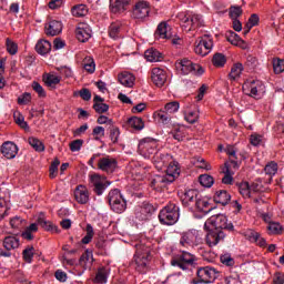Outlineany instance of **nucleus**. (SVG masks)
Returning <instances> with one entry per match:
<instances>
[{
  "label": "nucleus",
  "instance_id": "nucleus-15",
  "mask_svg": "<svg viewBox=\"0 0 284 284\" xmlns=\"http://www.w3.org/2000/svg\"><path fill=\"white\" fill-rule=\"evenodd\" d=\"M118 162L116 159L105 155L98 159V170L106 172V174H112L116 170Z\"/></svg>",
  "mask_w": 284,
  "mask_h": 284
},
{
  "label": "nucleus",
  "instance_id": "nucleus-50",
  "mask_svg": "<svg viewBox=\"0 0 284 284\" xmlns=\"http://www.w3.org/2000/svg\"><path fill=\"white\" fill-rule=\"evenodd\" d=\"M83 68L87 72H90L92 74L94 70H97V64L94 63V59L88 57L84 59Z\"/></svg>",
  "mask_w": 284,
  "mask_h": 284
},
{
  "label": "nucleus",
  "instance_id": "nucleus-55",
  "mask_svg": "<svg viewBox=\"0 0 284 284\" xmlns=\"http://www.w3.org/2000/svg\"><path fill=\"white\" fill-rule=\"evenodd\" d=\"M22 256L26 263H32V258H34V247L28 246L27 248H24L22 252Z\"/></svg>",
  "mask_w": 284,
  "mask_h": 284
},
{
  "label": "nucleus",
  "instance_id": "nucleus-8",
  "mask_svg": "<svg viewBox=\"0 0 284 284\" xmlns=\"http://www.w3.org/2000/svg\"><path fill=\"white\" fill-rule=\"evenodd\" d=\"M136 251L134 255V263L139 272H143L144 267H148L150 262V247L144 244H136Z\"/></svg>",
  "mask_w": 284,
  "mask_h": 284
},
{
  "label": "nucleus",
  "instance_id": "nucleus-57",
  "mask_svg": "<svg viewBox=\"0 0 284 284\" xmlns=\"http://www.w3.org/2000/svg\"><path fill=\"white\" fill-rule=\"evenodd\" d=\"M184 119L187 123H196L199 121V110L189 111L185 113Z\"/></svg>",
  "mask_w": 284,
  "mask_h": 284
},
{
  "label": "nucleus",
  "instance_id": "nucleus-42",
  "mask_svg": "<svg viewBox=\"0 0 284 284\" xmlns=\"http://www.w3.org/2000/svg\"><path fill=\"white\" fill-rule=\"evenodd\" d=\"M241 74H243V64L242 63H235L230 72V79L233 81H236V79L241 78Z\"/></svg>",
  "mask_w": 284,
  "mask_h": 284
},
{
  "label": "nucleus",
  "instance_id": "nucleus-11",
  "mask_svg": "<svg viewBox=\"0 0 284 284\" xmlns=\"http://www.w3.org/2000/svg\"><path fill=\"white\" fill-rule=\"evenodd\" d=\"M212 48H214L212 37L210 34H204L196 40L194 52L200 57H207V54L212 52Z\"/></svg>",
  "mask_w": 284,
  "mask_h": 284
},
{
  "label": "nucleus",
  "instance_id": "nucleus-21",
  "mask_svg": "<svg viewBox=\"0 0 284 284\" xmlns=\"http://www.w3.org/2000/svg\"><path fill=\"white\" fill-rule=\"evenodd\" d=\"M151 81L156 88H163L165 81H168V73L161 68H153L151 71Z\"/></svg>",
  "mask_w": 284,
  "mask_h": 284
},
{
  "label": "nucleus",
  "instance_id": "nucleus-46",
  "mask_svg": "<svg viewBox=\"0 0 284 284\" xmlns=\"http://www.w3.org/2000/svg\"><path fill=\"white\" fill-rule=\"evenodd\" d=\"M29 144L36 152H43L45 150V145H43V142L37 138H29Z\"/></svg>",
  "mask_w": 284,
  "mask_h": 284
},
{
  "label": "nucleus",
  "instance_id": "nucleus-6",
  "mask_svg": "<svg viewBox=\"0 0 284 284\" xmlns=\"http://www.w3.org/2000/svg\"><path fill=\"white\" fill-rule=\"evenodd\" d=\"M210 227L213 230H229L230 232L234 230V225L227 222L225 214H216L207 219L204 223V230H210Z\"/></svg>",
  "mask_w": 284,
  "mask_h": 284
},
{
  "label": "nucleus",
  "instance_id": "nucleus-62",
  "mask_svg": "<svg viewBox=\"0 0 284 284\" xmlns=\"http://www.w3.org/2000/svg\"><path fill=\"white\" fill-rule=\"evenodd\" d=\"M224 283L225 284H243V282H241V277L236 273L226 276L224 280Z\"/></svg>",
  "mask_w": 284,
  "mask_h": 284
},
{
  "label": "nucleus",
  "instance_id": "nucleus-7",
  "mask_svg": "<svg viewBox=\"0 0 284 284\" xmlns=\"http://www.w3.org/2000/svg\"><path fill=\"white\" fill-rule=\"evenodd\" d=\"M159 220L162 225H174L179 221V206L169 204L164 206L159 214Z\"/></svg>",
  "mask_w": 284,
  "mask_h": 284
},
{
  "label": "nucleus",
  "instance_id": "nucleus-45",
  "mask_svg": "<svg viewBox=\"0 0 284 284\" xmlns=\"http://www.w3.org/2000/svg\"><path fill=\"white\" fill-rule=\"evenodd\" d=\"M199 181L203 187H212L214 185V178L212 175L202 174Z\"/></svg>",
  "mask_w": 284,
  "mask_h": 284
},
{
  "label": "nucleus",
  "instance_id": "nucleus-63",
  "mask_svg": "<svg viewBox=\"0 0 284 284\" xmlns=\"http://www.w3.org/2000/svg\"><path fill=\"white\" fill-rule=\"evenodd\" d=\"M251 144H253L255 148L258 145H263V135L258 133L251 134Z\"/></svg>",
  "mask_w": 284,
  "mask_h": 284
},
{
  "label": "nucleus",
  "instance_id": "nucleus-29",
  "mask_svg": "<svg viewBox=\"0 0 284 284\" xmlns=\"http://www.w3.org/2000/svg\"><path fill=\"white\" fill-rule=\"evenodd\" d=\"M226 39L229 43L232 45H236L237 48H242V50H247V42L241 39L239 34L234 31H229L226 34Z\"/></svg>",
  "mask_w": 284,
  "mask_h": 284
},
{
  "label": "nucleus",
  "instance_id": "nucleus-25",
  "mask_svg": "<svg viewBox=\"0 0 284 284\" xmlns=\"http://www.w3.org/2000/svg\"><path fill=\"white\" fill-rule=\"evenodd\" d=\"M1 153L6 159H14L19 154V146L14 142L7 141L1 145Z\"/></svg>",
  "mask_w": 284,
  "mask_h": 284
},
{
  "label": "nucleus",
  "instance_id": "nucleus-38",
  "mask_svg": "<svg viewBox=\"0 0 284 284\" xmlns=\"http://www.w3.org/2000/svg\"><path fill=\"white\" fill-rule=\"evenodd\" d=\"M183 205H190L191 203L196 202L199 199V191L196 190H187L182 196Z\"/></svg>",
  "mask_w": 284,
  "mask_h": 284
},
{
  "label": "nucleus",
  "instance_id": "nucleus-4",
  "mask_svg": "<svg viewBox=\"0 0 284 284\" xmlns=\"http://www.w3.org/2000/svg\"><path fill=\"white\" fill-rule=\"evenodd\" d=\"M108 201L111 210L116 214H123V212L128 210V202L119 189L109 192Z\"/></svg>",
  "mask_w": 284,
  "mask_h": 284
},
{
  "label": "nucleus",
  "instance_id": "nucleus-41",
  "mask_svg": "<svg viewBox=\"0 0 284 284\" xmlns=\"http://www.w3.org/2000/svg\"><path fill=\"white\" fill-rule=\"evenodd\" d=\"M155 119H158L159 123H162L163 125H170V121H172V118L170 116V113L165 110H160L154 113Z\"/></svg>",
  "mask_w": 284,
  "mask_h": 284
},
{
  "label": "nucleus",
  "instance_id": "nucleus-24",
  "mask_svg": "<svg viewBox=\"0 0 284 284\" xmlns=\"http://www.w3.org/2000/svg\"><path fill=\"white\" fill-rule=\"evenodd\" d=\"M44 30L48 37H57V34H61L63 31V23L59 20H51L45 23Z\"/></svg>",
  "mask_w": 284,
  "mask_h": 284
},
{
  "label": "nucleus",
  "instance_id": "nucleus-35",
  "mask_svg": "<svg viewBox=\"0 0 284 284\" xmlns=\"http://www.w3.org/2000/svg\"><path fill=\"white\" fill-rule=\"evenodd\" d=\"M118 79L121 85H124V88H132L134 85V81L136 80V78H134V74L128 71L120 73Z\"/></svg>",
  "mask_w": 284,
  "mask_h": 284
},
{
  "label": "nucleus",
  "instance_id": "nucleus-48",
  "mask_svg": "<svg viewBox=\"0 0 284 284\" xmlns=\"http://www.w3.org/2000/svg\"><path fill=\"white\" fill-rule=\"evenodd\" d=\"M225 63H227V59L223 53H215L213 55V65H215V68H223Z\"/></svg>",
  "mask_w": 284,
  "mask_h": 284
},
{
  "label": "nucleus",
  "instance_id": "nucleus-28",
  "mask_svg": "<svg viewBox=\"0 0 284 284\" xmlns=\"http://www.w3.org/2000/svg\"><path fill=\"white\" fill-rule=\"evenodd\" d=\"M75 201L81 205H85L90 201V193L84 185L77 186L74 191Z\"/></svg>",
  "mask_w": 284,
  "mask_h": 284
},
{
  "label": "nucleus",
  "instance_id": "nucleus-12",
  "mask_svg": "<svg viewBox=\"0 0 284 284\" xmlns=\"http://www.w3.org/2000/svg\"><path fill=\"white\" fill-rule=\"evenodd\" d=\"M206 232L205 235V243L209 245V247H214L219 245V243L225 241V232L223 230H217V229H204Z\"/></svg>",
  "mask_w": 284,
  "mask_h": 284
},
{
  "label": "nucleus",
  "instance_id": "nucleus-1",
  "mask_svg": "<svg viewBox=\"0 0 284 284\" xmlns=\"http://www.w3.org/2000/svg\"><path fill=\"white\" fill-rule=\"evenodd\" d=\"M181 174V169H179V163L174 161H170L166 168V174L164 175H155L152 180V187L154 190H163V187H168L170 183H174L176 176Z\"/></svg>",
  "mask_w": 284,
  "mask_h": 284
},
{
  "label": "nucleus",
  "instance_id": "nucleus-53",
  "mask_svg": "<svg viewBox=\"0 0 284 284\" xmlns=\"http://www.w3.org/2000/svg\"><path fill=\"white\" fill-rule=\"evenodd\" d=\"M129 125L134 130H143V128H145V124L143 123V120L141 118L129 119Z\"/></svg>",
  "mask_w": 284,
  "mask_h": 284
},
{
  "label": "nucleus",
  "instance_id": "nucleus-44",
  "mask_svg": "<svg viewBox=\"0 0 284 284\" xmlns=\"http://www.w3.org/2000/svg\"><path fill=\"white\" fill-rule=\"evenodd\" d=\"M73 17H85L88 14V7L85 4H78L71 10Z\"/></svg>",
  "mask_w": 284,
  "mask_h": 284
},
{
  "label": "nucleus",
  "instance_id": "nucleus-5",
  "mask_svg": "<svg viewBox=\"0 0 284 284\" xmlns=\"http://www.w3.org/2000/svg\"><path fill=\"white\" fill-rule=\"evenodd\" d=\"M243 92L253 99L265 97V84L261 80H247L243 84Z\"/></svg>",
  "mask_w": 284,
  "mask_h": 284
},
{
  "label": "nucleus",
  "instance_id": "nucleus-20",
  "mask_svg": "<svg viewBox=\"0 0 284 284\" xmlns=\"http://www.w3.org/2000/svg\"><path fill=\"white\" fill-rule=\"evenodd\" d=\"M196 243H199V231L196 230L183 233L180 240L182 247H192V245H196Z\"/></svg>",
  "mask_w": 284,
  "mask_h": 284
},
{
  "label": "nucleus",
  "instance_id": "nucleus-27",
  "mask_svg": "<svg viewBox=\"0 0 284 284\" xmlns=\"http://www.w3.org/2000/svg\"><path fill=\"white\" fill-rule=\"evenodd\" d=\"M131 174L135 181H143L148 174V168L142 166L139 162H133L131 164Z\"/></svg>",
  "mask_w": 284,
  "mask_h": 284
},
{
  "label": "nucleus",
  "instance_id": "nucleus-3",
  "mask_svg": "<svg viewBox=\"0 0 284 284\" xmlns=\"http://www.w3.org/2000/svg\"><path fill=\"white\" fill-rule=\"evenodd\" d=\"M138 152L144 159H154V155L159 152V141L153 138H144L138 145Z\"/></svg>",
  "mask_w": 284,
  "mask_h": 284
},
{
  "label": "nucleus",
  "instance_id": "nucleus-54",
  "mask_svg": "<svg viewBox=\"0 0 284 284\" xmlns=\"http://www.w3.org/2000/svg\"><path fill=\"white\" fill-rule=\"evenodd\" d=\"M273 70L275 74H283L284 72V60L283 59H274L273 60Z\"/></svg>",
  "mask_w": 284,
  "mask_h": 284
},
{
  "label": "nucleus",
  "instance_id": "nucleus-49",
  "mask_svg": "<svg viewBox=\"0 0 284 284\" xmlns=\"http://www.w3.org/2000/svg\"><path fill=\"white\" fill-rule=\"evenodd\" d=\"M44 83L49 85V88H54L58 83H61V78L57 74H48L44 78Z\"/></svg>",
  "mask_w": 284,
  "mask_h": 284
},
{
  "label": "nucleus",
  "instance_id": "nucleus-17",
  "mask_svg": "<svg viewBox=\"0 0 284 284\" xmlns=\"http://www.w3.org/2000/svg\"><path fill=\"white\" fill-rule=\"evenodd\" d=\"M182 23H184L183 28L187 31L196 30V28H203V26H205V21L201 14L184 16Z\"/></svg>",
  "mask_w": 284,
  "mask_h": 284
},
{
  "label": "nucleus",
  "instance_id": "nucleus-51",
  "mask_svg": "<svg viewBox=\"0 0 284 284\" xmlns=\"http://www.w3.org/2000/svg\"><path fill=\"white\" fill-rule=\"evenodd\" d=\"M239 190H240V194H242V196H244V199H251L252 190L250 187V183L243 182L242 184H240Z\"/></svg>",
  "mask_w": 284,
  "mask_h": 284
},
{
  "label": "nucleus",
  "instance_id": "nucleus-10",
  "mask_svg": "<svg viewBox=\"0 0 284 284\" xmlns=\"http://www.w3.org/2000/svg\"><path fill=\"white\" fill-rule=\"evenodd\" d=\"M89 185L93 187L95 194L98 196H101L110 187V181H108V178L98 174V173H91L89 175Z\"/></svg>",
  "mask_w": 284,
  "mask_h": 284
},
{
  "label": "nucleus",
  "instance_id": "nucleus-34",
  "mask_svg": "<svg viewBox=\"0 0 284 284\" xmlns=\"http://www.w3.org/2000/svg\"><path fill=\"white\" fill-rule=\"evenodd\" d=\"M128 6H130V0H110V10L114 14L125 11Z\"/></svg>",
  "mask_w": 284,
  "mask_h": 284
},
{
  "label": "nucleus",
  "instance_id": "nucleus-56",
  "mask_svg": "<svg viewBox=\"0 0 284 284\" xmlns=\"http://www.w3.org/2000/svg\"><path fill=\"white\" fill-rule=\"evenodd\" d=\"M93 236H94V229L92 227V225L88 224V225H87V234H85V236L82 239L81 243H82L83 245H88L89 243H91Z\"/></svg>",
  "mask_w": 284,
  "mask_h": 284
},
{
  "label": "nucleus",
  "instance_id": "nucleus-64",
  "mask_svg": "<svg viewBox=\"0 0 284 284\" xmlns=\"http://www.w3.org/2000/svg\"><path fill=\"white\" fill-rule=\"evenodd\" d=\"M251 194H256V192H263V182L261 180H255L251 185Z\"/></svg>",
  "mask_w": 284,
  "mask_h": 284
},
{
  "label": "nucleus",
  "instance_id": "nucleus-14",
  "mask_svg": "<svg viewBox=\"0 0 284 284\" xmlns=\"http://www.w3.org/2000/svg\"><path fill=\"white\" fill-rule=\"evenodd\" d=\"M236 170H239V162L235 160H231L224 164V178L222 179L224 185H232V183H234V174L236 173Z\"/></svg>",
  "mask_w": 284,
  "mask_h": 284
},
{
  "label": "nucleus",
  "instance_id": "nucleus-58",
  "mask_svg": "<svg viewBox=\"0 0 284 284\" xmlns=\"http://www.w3.org/2000/svg\"><path fill=\"white\" fill-rule=\"evenodd\" d=\"M265 174L274 176L278 172V164L276 162H270L264 169Z\"/></svg>",
  "mask_w": 284,
  "mask_h": 284
},
{
  "label": "nucleus",
  "instance_id": "nucleus-22",
  "mask_svg": "<svg viewBox=\"0 0 284 284\" xmlns=\"http://www.w3.org/2000/svg\"><path fill=\"white\" fill-rule=\"evenodd\" d=\"M75 37L81 43L89 41L92 37V29L90 28V24L83 22L79 23L78 28L75 29Z\"/></svg>",
  "mask_w": 284,
  "mask_h": 284
},
{
  "label": "nucleus",
  "instance_id": "nucleus-13",
  "mask_svg": "<svg viewBox=\"0 0 284 284\" xmlns=\"http://www.w3.org/2000/svg\"><path fill=\"white\" fill-rule=\"evenodd\" d=\"M196 275H197L199 283L210 284L216 281V276H219V272H216V268L212 266H205V267L197 268Z\"/></svg>",
  "mask_w": 284,
  "mask_h": 284
},
{
  "label": "nucleus",
  "instance_id": "nucleus-60",
  "mask_svg": "<svg viewBox=\"0 0 284 284\" xmlns=\"http://www.w3.org/2000/svg\"><path fill=\"white\" fill-rule=\"evenodd\" d=\"M93 110L98 112V114H103L110 110V105L103 103V102H95L93 104Z\"/></svg>",
  "mask_w": 284,
  "mask_h": 284
},
{
  "label": "nucleus",
  "instance_id": "nucleus-40",
  "mask_svg": "<svg viewBox=\"0 0 284 284\" xmlns=\"http://www.w3.org/2000/svg\"><path fill=\"white\" fill-rule=\"evenodd\" d=\"M171 136H173V139L175 141H183V139H185V136H187V128H185L183 125L175 126L171 131Z\"/></svg>",
  "mask_w": 284,
  "mask_h": 284
},
{
  "label": "nucleus",
  "instance_id": "nucleus-47",
  "mask_svg": "<svg viewBox=\"0 0 284 284\" xmlns=\"http://www.w3.org/2000/svg\"><path fill=\"white\" fill-rule=\"evenodd\" d=\"M13 119L16 123L22 128V130H30V126L28 125V122H26V118L19 112L13 113Z\"/></svg>",
  "mask_w": 284,
  "mask_h": 284
},
{
  "label": "nucleus",
  "instance_id": "nucleus-18",
  "mask_svg": "<svg viewBox=\"0 0 284 284\" xmlns=\"http://www.w3.org/2000/svg\"><path fill=\"white\" fill-rule=\"evenodd\" d=\"M192 263H194V255L190 254L189 252H183L171 262V265H173V267H180V270L185 271L189 270Z\"/></svg>",
  "mask_w": 284,
  "mask_h": 284
},
{
  "label": "nucleus",
  "instance_id": "nucleus-52",
  "mask_svg": "<svg viewBox=\"0 0 284 284\" xmlns=\"http://www.w3.org/2000/svg\"><path fill=\"white\" fill-rule=\"evenodd\" d=\"M179 108H181L179 101H173L165 104L164 111H166L169 114H176V112H179Z\"/></svg>",
  "mask_w": 284,
  "mask_h": 284
},
{
  "label": "nucleus",
  "instance_id": "nucleus-19",
  "mask_svg": "<svg viewBox=\"0 0 284 284\" xmlns=\"http://www.w3.org/2000/svg\"><path fill=\"white\" fill-rule=\"evenodd\" d=\"M133 19H145L150 14V2L140 0L133 8Z\"/></svg>",
  "mask_w": 284,
  "mask_h": 284
},
{
  "label": "nucleus",
  "instance_id": "nucleus-61",
  "mask_svg": "<svg viewBox=\"0 0 284 284\" xmlns=\"http://www.w3.org/2000/svg\"><path fill=\"white\" fill-rule=\"evenodd\" d=\"M8 210H10V205L6 200H0V221L8 216Z\"/></svg>",
  "mask_w": 284,
  "mask_h": 284
},
{
  "label": "nucleus",
  "instance_id": "nucleus-59",
  "mask_svg": "<svg viewBox=\"0 0 284 284\" xmlns=\"http://www.w3.org/2000/svg\"><path fill=\"white\" fill-rule=\"evenodd\" d=\"M258 232L252 230V229H248V230H245L243 232V235L245 236V239H247V241H250L251 243H254L255 241L258 240Z\"/></svg>",
  "mask_w": 284,
  "mask_h": 284
},
{
  "label": "nucleus",
  "instance_id": "nucleus-2",
  "mask_svg": "<svg viewBox=\"0 0 284 284\" xmlns=\"http://www.w3.org/2000/svg\"><path fill=\"white\" fill-rule=\"evenodd\" d=\"M40 225L43 230L47 232H52L53 234H59L61 230H59V226L54 225L50 221H45V215L43 213H40L37 223H32L30 226L26 229V231L22 233V237L27 241H32L34 239L33 232H38Z\"/></svg>",
  "mask_w": 284,
  "mask_h": 284
},
{
  "label": "nucleus",
  "instance_id": "nucleus-33",
  "mask_svg": "<svg viewBox=\"0 0 284 284\" xmlns=\"http://www.w3.org/2000/svg\"><path fill=\"white\" fill-rule=\"evenodd\" d=\"M155 37L158 39H172V31H170V26L168 24V22H161L158 26Z\"/></svg>",
  "mask_w": 284,
  "mask_h": 284
},
{
  "label": "nucleus",
  "instance_id": "nucleus-32",
  "mask_svg": "<svg viewBox=\"0 0 284 284\" xmlns=\"http://www.w3.org/2000/svg\"><path fill=\"white\" fill-rule=\"evenodd\" d=\"M79 263H80L81 267L83 268V272H85V270H91L92 264L94 263V256L92 255V252L85 251L81 255Z\"/></svg>",
  "mask_w": 284,
  "mask_h": 284
},
{
  "label": "nucleus",
  "instance_id": "nucleus-37",
  "mask_svg": "<svg viewBox=\"0 0 284 284\" xmlns=\"http://www.w3.org/2000/svg\"><path fill=\"white\" fill-rule=\"evenodd\" d=\"M50 50H52V43H50L48 40H39L36 44V51L42 57L48 54Z\"/></svg>",
  "mask_w": 284,
  "mask_h": 284
},
{
  "label": "nucleus",
  "instance_id": "nucleus-26",
  "mask_svg": "<svg viewBox=\"0 0 284 284\" xmlns=\"http://www.w3.org/2000/svg\"><path fill=\"white\" fill-rule=\"evenodd\" d=\"M110 266H101L97 270L95 275L93 277L94 284H106L108 278H110Z\"/></svg>",
  "mask_w": 284,
  "mask_h": 284
},
{
  "label": "nucleus",
  "instance_id": "nucleus-36",
  "mask_svg": "<svg viewBox=\"0 0 284 284\" xmlns=\"http://www.w3.org/2000/svg\"><path fill=\"white\" fill-rule=\"evenodd\" d=\"M144 57L150 63H158L159 61H162L163 53L156 49L151 48L144 52Z\"/></svg>",
  "mask_w": 284,
  "mask_h": 284
},
{
  "label": "nucleus",
  "instance_id": "nucleus-39",
  "mask_svg": "<svg viewBox=\"0 0 284 284\" xmlns=\"http://www.w3.org/2000/svg\"><path fill=\"white\" fill-rule=\"evenodd\" d=\"M213 199H214L215 203H220V205H227V203H230L232 196L230 195V193H227V191L221 190L215 193Z\"/></svg>",
  "mask_w": 284,
  "mask_h": 284
},
{
  "label": "nucleus",
  "instance_id": "nucleus-31",
  "mask_svg": "<svg viewBox=\"0 0 284 284\" xmlns=\"http://www.w3.org/2000/svg\"><path fill=\"white\" fill-rule=\"evenodd\" d=\"M109 37L114 40L123 37V24L120 21L110 24Z\"/></svg>",
  "mask_w": 284,
  "mask_h": 284
},
{
  "label": "nucleus",
  "instance_id": "nucleus-30",
  "mask_svg": "<svg viewBox=\"0 0 284 284\" xmlns=\"http://www.w3.org/2000/svg\"><path fill=\"white\" fill-rule=\"evenodd\" d=\"M195 207L199 210V212H202L203 214H210L212 210H214V206L210 203V199L207 197H197L195 201Z\"/></svg>",
  "mask_w": 284,
  "mask_h": 284
},
{
  "label": "nucleus",
  "instance_id": "nucleus-9",
  "mask_svg": "<svg viewBox=\"0 0 284 284\" xmlns=\"http://www.w3.org/2000/svg\"><path fill=\"white\" fill-rule=\"evenodd\" d=\"M176 70L183 74H195L196 77H201L203 72V67L192 62L191 60L183 59L175 63Z\"/></svg>",
  "mask_w": 284,
  "mask_h": 284
},
{
  "label": "nucleus",
  "instance_id": "nucleus-16",
  "mask_svg": "<svg viewBox=\"0 0 284 284\" xmlns=\"http://www.w3.org/2000/svg\"><path fill=\"white\" fill-rule=\"evenodd\" d=\"M20 242L17 236H7L3 240V247L7 251H3V248H0V256H3L4 258H10L12 256V250L19 248Z\"/></svg>",
  "mask_w": 284,
  "mask_h": 284
},
{
  "label": "nucleus",
  "instance_id": "nucleus-23",
  "mask_svg": "<svg viewBox=\"0 0 284 284\" xmlns=\"http://www.w3.org/2000/svg\"><path fill=\"white\" fill-rule=\"evenodd\" d=\"M151 161L155 165L156 170H162L168 165V163H170V161H172V155L158 151Z\"/></svg>",
  "mask_w": 284,
  "mask_h": 284
},
{
  "label": "nucleus",
  "instance_id": "nucleus-43",
  "mask_svg": "<svg viewBox=\"0 0 284 284\" xmlns=\"http://www.w3.org/2000/svg\"><path fill=\"white\" fill-rule=\"evenodd\" d=\"M268 234H282L283 233V225L278 222H270L266 226Z\"/></svg>",
  "mask_w": 284,
  "mask_h": 284
}]
</instances>
